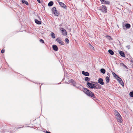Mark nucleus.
I'll return each instance as SVG.
<instances>
[{"instance_id":"obj_46","label":"nucleus","mask_w":133,"mask_h":133,"mask_svg":"<svg viewBox=\"0 0 133 133\" xmlns=\"http://www.w3.org/2000/svg\"><path fill=\"white\" fill-rule=\"evenodd\" d=\"M109 37H110V38H111V37L109 36Z\"/></svg>"},{"instance_id":"obj_39","label":"nucleus","mask_w":133,"mask_h":133,"mask_svg":"<svg viewBox=\"0 0 133 133\" xmlns=\"http://www.w3.org/2000/svg\"><path fill=\"white\" fill-rule=\"evenodd\" d=\"M46 133H51L50 132L48 131H46Z\"/></svg>"},{"instance_id":"obj_1","label":"nucleus","mask_w":133,"mask_h":133,"mask_svg":"<svg viewBox=\"0 0 133 133\" xmlns=\"http://www.w3.org/2000/svg\"><path fill=\"white\" fill-rule=\"evenodd\" d=\"M83 90L84 92L88 96L92 97L94 98H95L94 94L87 88H84Z\"/></svg>"},{"instance_id":"obj_44","label":"nucleus","mask_w":133,"mask_h":133,"mask_svg":"<svg viewBox=\"0 0 133 133\" xmlns=\"http://www.w3.org/2000/svg\"><path fill=\"white\" fill-rule=\"evenodd\" d=\"M42 85H41V86H40V88L41 87V86Z\"/></svg>"},{"instance_id":"obj_29","label":"nucleus","mask_w":133,"mask_h":133,"mask_svg":"<svg viewBox=\"0 0 133 133\" xmlns=\"http://www.w3.org/2000/svg\"><path fill=\"white\" fill-rule=\"evenodd\" d=\"M72 84L75 87V86L76 84V82L74 81V82L72 83Z\"/></svg>"},{"instance_id":"obj_17","label":"nucleus","mask_w":133,"mask_h":133,"mask_svg":"<svg viewBox=\"0 0 133 133\" xmlns=\"http://www.w3.org/2000/svg\"><path fill=\"white\" fill-rule=\"evenodd\" d=\"M125 26L126 27V28L128 29L131 26L130 24L128 23L126 24L125 25Z\"/></svg>"},{"instance_id":"obj_23","label":"nucleus","mask_w":133,"mask_h":133,"mask_svg":"<svg viewBox=\"0 0 133 133\" xmlns=\"http://www.w3.org/2000/svg\"><path fill=\"white\" fill-rule=\"evenodd\" d=\"M53 2L52 1H50V2L48 4V5L49 6H51L53 4Z\"/></svg>"},{"instance_id":"obj_9","label":"nucleus","mask_w":133,"mask_h":133,"mask_svg":"<svg viewBox=\"0 0 133 133\" xmlns=\"http://www.w3.org/2000/svg\"><path fill=\"white\" fill-rule=\"evenodd\" d=\"M92 83L88 82L87 83V85L89 88H91V89H93V86Z\"/></svg>"},{"instance_id":"obj_20","label":"nucleus","mask_w":133,"mask_h":133,"mask_svg":"<svg viewBox=\"0 0 133 133\" xmlns=\"http://www.w3.org/2000/svg\"><path fill=\"white\" fill-rule=\"evenodd\" d=\"M75 87H76L77 88L79 89L80 90H81V89L82 88V86L81 85H76Z\"/></svg>"},{"instance_id":"obj_43","label":"nucleus","mask_w":133,"mask_h":133,"mask_svg":"<svg viewBox=\"0 0 133 133\" xmlns=\"http://www.w3.org/2000/svg\"><path fill=\"white\" fill-rule=\"evenodd\" d=\"M42 85H41V86H40V88L41 87V86Z\"/></svg>"},{"instance_id":"obj_19","label":"nucleus","mask_w":133,"mask_h":133,"mask_svg":"<svg viewBox=\"0 0 133 133\" xmlns=\"http://www.w3.org/2000/svg\"><path fill=\"white\" fill-rule=\"evenodd\" d=\"M112 74L114 76L116 79L118 77V76L113 72H112Z\"/></svg>"},{"instance_id":"obj_13","label":"nucleus","mask_w":133,"mask_h":133,"mask_svg":"<svg viewBox=\"0 0 133 133\" xmlns=\"http://www.w3.org/2000/svg\"><path fill=\"white\" fill-rule=\"evenodd\" d=\"M120 55L123 57H124L125 56V54L124 52L122 51H121L119 52Z\"/></svg>"},{"instance_id":"obj_11","label":"nucleus","mask_w":133,"mask_h":133,"mask_svg":"<svg viewBox=\"0 0 133 133\" xmlns=\"http://www.w3.org/2000/svg\"><path fill=\"white\" fill-rule=\"evenodd\" d=\"M82 74L86 76H88L89 75V74L88 72H85L84 71H82Z\"/></svg>"},{"instance_id":"obj_18","label":"nucleus","mask_w":133,"mask_h":133,"mask_svg":"<svg viewBox=\"0 0 133 133\" xmlns=\"http://www.w3.org/2000/svg\"><path fill=\"white\" fill-rule=\"evenodd\" d=\"M108 52L111 55H113L114 54V52L111 50H108Z\"/></svg>"},{"instance_id":"obj_31","label":"nucleus","mask_w":133,"mask_h":133,"mask_svg":"<svg viewBox=\"0 0 133 133\" xmlns=\"http://www.w3.org/2000/svg\"><path fill=\"white\" fill-rule=\"evenodd\" d=\"M92 86H93V89L94 88H95L96 89V86L95 84H92Z\"/></svg>"},{"instance_id":"obj_27","label":"nucleus","mask_w":133,"mask_h":133,"mask_svg":"<svg viewBox=\"0 0 133 133\" xmlns=\"http://www.w3.org/2000/svg\"><path fill=\"white\" fill-rule=\"evenodd\" d=\"M104 4H110V2L108 1H105V2H104Z\"/></svg>"},{"instance_id":"obj_42","label":"nucleus","mask_w":133,"mask_h":133,"mask_svg":"<svg viewBox=\"0 0 133 133\" xmlns=\"http://www.w3.org/2000/svg\"><path fill=\"white\" fill-rule=\"evenodd\" d=\"M92 82V83H94V82Z\"/></svg>"},{"instance_id":"obj_22","label":"nucleus","mask_w":133,"mask_h":133,"mask_svg":"<svg viewBox=\"0 0 133 133\" xmlns=\"http://www.w3.org/2000/svg\"><path fill=\"white\" fill-rule=\"evenodd\" d=\"M101 72L103 74H104L105 73V70L103 68L101 69L100 70Z\"/></svg>"},{"instance_id":"obj_21","label":"nucleus","mask_w":133,"mask_h":133,"mask_svg":"<svg viewBox=\"0 0 133 133\" xmlns=\"http://www.w3.org/2000/svg\"><path fill=\"white\" fill-rule=\"evenodd\" d=\"M105 79L106 81V83H108L109 82L110 79L108 76L106 77Z\"/></svg>"},{"instance_id":"obj_40","label":"nucleus","mask_w":133,"mask_h":133,"mask_svg":"<svg viewBox=\"0 0 133 133\" xmlns=\"http://www.w3.org/2000/svg\"><path fill=\"white\" fill-rule=\"evenodd\" d=\"M107 75H109V73H108V74H107Z\"/></svg>"},{"instance_id":"obj_45","label":"nucleus","mask_w":133,"mask_h":133,"mask_svg":"<svg viewBox=\"0 0 133 133\" xmlns=\"http://www.w3.org/2000/svg\"><path fill=\"white\" fill-rule=\"evenodd\" d=\"M42 85H41V86H40V88L41 87V86Z\"/></svg>"},{"instance_id":"obj_35","label":"nucleus","mask_w":133,"mask_h":133,"mask_svg":"<svg viewBox=\"0 0 133 133\" xmlns=\"http://www.w3.org/2000/svg\"><path fill=\"white\" fill-rule=\"evenodd\" d=\"M5 51V50L2 49L1 51V52L3 54L4 53Z\"/></svg>"},{"instance_id":"obj_7","label":"nucleus","mask_w":133,"mask_h":133,"mask_svg":"<svg viewBox=\"0 0 133 133\" xmlns=\"http://www.w3.org/2000/svg\"><path fill=\"white\" fill-rule=\"evenodd\" d=\"M98 82L99 84L102 85H103L104 84V83L103 82V80L101 78H99Z\"/></svg>"},{"instance_id":"obj_33","label":"nucleus","mask_w":133,"mask_h":133,"mask_svg":"<svg viewBox=\"0 0 133 133\" xmlns=\"http://www.w3.org/2000/svg\"><path fill=\"white\" fill-rule=\"evenodd\" d=\"M102 3V4H104V3L105 2V1L104 0H99Z\"/></svg>"},{"instance_id":"obj_2","label":"nucleus","mask_w":133,"mask_h":133,"mask_svg":"<svg viewBox=\"0 0 133 133\" xmlns=\"http://www.w3.org/2000/svg\"><path fill=\"white\" fill-rule=\"evenodd\" d=\"M116 118L118 122L120 123L122 122V119L121 116L119 114L117 111L116 113Z\"/></svg>"},{"instance_id":"obj_6","label":"nucleus","mask_w":133,"mask_h":133,"mask_svg":"<svg viewBox=\"0 0 133 133\" xmlns=\"http://www.w3.org/2000/svg\"><path fill=\"white\" fill-rule=\"evenodd\" d=\"M61 30L62 32V35L65 36H66L67 35V32L64 29L62 28H61Z\"/></svg>"},{"instance_id":"obj_5","label":"nucleus","mask_w":133,"mask_h":133,"mask_svg":"<svg viewBox=\"0 0 133 133\" xmlns=\"http://www.w3.org/2000/svg\"><path fill=\"white\" fill-rule=\"evenodd\" d=\"M116 79L118 81V82H119L120 84L122 86H124V83L122 80L121 78L118 77L117 78H116Z\"/></svg>"},{"instance_id":"obj_26","label":"nucleus","mask_w":133,"mask_h":133,"mask_svg":"<svg viewBox=\"0 0 133 133\" xmlns=\"http://www.w3.org/2000/svg\"><path fill=\"white\" fill-rule=\"evenodd\" d=\"M129 95L130 97H133V91L130 92Z\"/></svg>"},{"instance_id":"obj_37","label":"nucleus","mask_w":133,"mask_h":133,"mask_svg":"<svg viewBox=\"0 0 133 133\" xmlns=\"http://www.w3.org/2000/svg\"><path fill=\"white\" fill-rule=\"evenodd\" d=\"M90 45H91V48H94V47L90 44H89Z\"/></svg>"},{"instance_id":"obj_47","label":"nucleus","mask_w":133,"mask_h":133,"mask_svg":"<svg viewBox=\"0 0 133 133\" xmlns=\"http://www.w3.org/2000/svg\"><path fill=\"white\" fill-rule=\"evenodd\" d=\"M82 0V1H83V0Z\"/></svg>"},{"instance_id":"obj_15","label":"nucleus","mask_w":133,"mask_h":133,"mask_svg":"<svg viewBox=\"0 0 133 133\" xmlns=\"http://www.w3.org/2000/svg\"><path fill=\"white\" fill-rule=\"evenodd\" d=\"M22 3L23 4H25L26 5H28V3L25 0H22Z\"/></svg>"},{"instance_id":"obj_8","label":"nucleus","mask_w":133,"mask_h":133,"mask_svg":"<svg viewBox=\"0 0 133 133\" xmlns=\"http://www.w3.org/2000/svg\"><path fill=\"white\" fill-rule=\"evenodd\" d=\"M56 41L60 44L63 45L64 44V43L61 40H60L59 38H57L56 39Z\"/></svg>"},{"instance_id":"obj_32","label":"nucleus","mask_w":133,"mask_h":133,"mask_svg":"<svg viewBox=\"0 0 133 133\" xmlns=\"http://www.w3.org/2000/svg\"><path fill=\"white\" fill-rule=\"evenodd\" d=\"M40 42L42 43H44V42L42 39H41L40 40Z\"/></svg>"},{"instance_id":"obj_14","label":"nucleus","mask_w":133,"mask_h":133,"mask_svg":"<svg viewBox=\"0 0 133 133\" xmlns=\"http://www.w3.org/2000/svg\"><path fill=\"white\" fill-rule=\"evenodd\" d=\"M35 22L36 23L38 24H40L41 23V21H38L37 19H36L35 20Z\"/></svg>"},{"instance_id":"obj_3","label":"nucleus","mask_w":133,"mask_h":133,"mask_svg":"<svg viewBox=\"0 0 133 133\" xmlns=\"http://www.w3.org/2000/svg\"><path fill=\"white\" fill-rule=\"evenodd\" d=\"M107 8L104 5H102V6L99 8V10L103 12L106 13L107 12Z\"/></svg>"},{"instance_id":"obj_16","label":"nucleus","mask_w":133,"mask_h":133,"mask_svg":"<svg viewBox=\"0 0 133 133\" xmlns=\"http://www.w3.org/2000/svg\"><path fill=\"white\" fill-rule=\"evenodd\" d=\"M102 88L101 86L99 85V84H97L96 85V89H101Z\"/></svg>"},{"instance_id":"obj_12","label":"nucleus","mask_w":133,"mask_h":133,"mask_svg":"<svg viewBox=\"0 0 133 133\" xmlns=\"http://www.w3.org/2000/svg\"><path fill=\"white\" fill-rule=\"evenodd\" d=\"M52 48L54 51H57L58 50L57 46L56 45H54L52 46Z\"/></svg>"},{"instance_id":"obj_28","label":"nucleus","mask_w":133,"mask_h":133,"mask_svg":"<svg viewBox=\"0 0 133 133\" xmlns=\"http://www.w3.org/2000/svg\"><path fill=\"white\" fill-rule=\"evenodd\" d=\"M65 42L67 43H69V41L68 38H66L65 39Z\"/></svg>"},{"instance_id":"obj_25","label":"nucleus","mask_w":133,"mask_h":133,"mask_svg":"<svg viewBox=\"0 0 133 133\" xmlns=\"http://www.w3.org/2000/svg\"><path fill=\"white\" fill-rule=\"evenodd\" d=\"M84 79L85 81L88 82L90 80V78L87 77H85Z\"/></svg>"},{"instance_id":"obj_36","label":"nucleus","mask_w":133,"mask_h":133,"mask_svg":"<svg viewBox=\"0 0 133 133\" xmlns=\"http://www.w3.org/2000/svg\"><path fill=\"white\" fill-rule=\"evenodd\" d=\"M74 81L72 79H71L70 81V82L72 83L74 82Z\"/></svg>"},{"instance_id":"obj_30","label":"nucleus","mask_w":133,"mask_h":133,"mask_svg":"<svg viewBox=\"0 0 133 133\" xmlns=\"http://www.w3.org/2000/svg\"><path fill=\"white\" fill-rule=\"evenodd\" d=\"M126 47L128 49H129L130 48V46L129 45H127L126 46Z\"/></svg>"},{"instance_id":"obj_34","label":"nucleus","mask_w":133,"mask_h":133,"mask_svg":"<svg viewBox=\"0 0 133 133\" xmlns=\"http://www.w3.org/2000/svg\"><path fill=\"white\" fill-rule=\"evenodd\" d=\"M122 64L123 66H124L126 68L128 69L127 67L124 63H122Z\"/></svg>"},{"instance_id":"obj_24","label":"nucleus","mask_w":133,"mask_h":133,"mask_svg":"<svg viewBox=\"0 0 133 133\" xmlns=\"http://www.w3.org/2000/svg\"><path fill=\"white\" fill-rule=\"evenodd\" d=\"M51 35L53 38H55V35L54 32H51Z\"/></svg>"},{"instance_id":"obj_41","label":"nucleus","mask_w":133,"mask_h":133,"mask_svg":"<svg viewBox=\"0 0 133 133\" xmlns=\"http://www.w3.org/2000/svg\"><path fill=\"white\" fill-rule=\"evenodd\" d=\"M57 12V11H55V12Z\"/></svg>"},{"instance_id":"obj_4","label":"nucleus","mask_w":133,"mask_h":133,"mask_svg":"<svg viewBox=\"0 0 133 133\" xmlns=\"http://www.w3.org/2000/svg\"><path fill=\"white\" fill-rule=\"evenodd\" d=\"M52 11L53 13L55 16H58L59 15V14L57 12H55V11H56V10L55 7H54L52 8Z\"/></svg>"},{"instance_id":"obj_38","label":"nucleus","mask_w":133,"mask_h":133,"mask_svg":"<svg viewBox=\"0 0 133 133\" xmlns=\"http://www.w3.org/2000/svg\"><path fill=\"white\" fill-rule=\"evenodd\" d=\"M37 1L38 3H41V2L40 0H37Z\"/></svg>"},{"instance_id":"obj_10","label":"nucleus","mask_w":133,"mask_h":133,"mask_svg":"<svg viewBox=\"0 0 133 133\" xmlns=\"http://www.w3.org/2000/svg\"><path fill=\"white\" fill-rule=\"evenodd\" d=\"M59 4L62 6V7L65 8H66V6L62 2H59Z\"/></svg>"}]
</instances>
